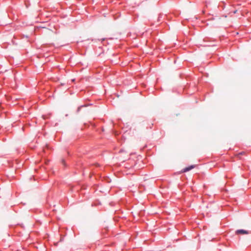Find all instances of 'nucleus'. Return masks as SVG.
I'll return each instance as SVG.
<instances>
[{
  "instance_id": "obj_1",
  "label": "nucleus",
  "mask_w": 251,
  "mask_h": 251,
  "mask_svg": "<svg viewBox=\"0 0 251 251\" xmlns=\"http://www.w3.org/2000/svg\"><path fill=\"white\" fill-rule=\"evenodd\" d=\"M195 167V165H191L189 167H186V168H184L181 171V172L182 173L187 172L189 171L190 170H192V169L194 168Z\"/></svg>"
},
{
  "instance_id": "obj_2",
  "label": "nucleus",
  "mask_w": 251,
  "mask_h": 251,
  "mask_svg": "<svg viewBox=\"0 0 251 251\" xmlns=\"http://www.w3.org/2000/svg\"><path fill=\"white\" fill-rule=\"evenodd\" d=\"M236 233L237 234H247L249 233V232L248 231L244 230V229H239V230H236Z\"/></svg>"
},
{
  "instance_id": "obj_3",
  "label": "nucleus",
  "mask_w": 251,
  "mask_h": 251,
  "mask_svg": "<svg viewBox=\"0 0 251 251\" xmlns=\"http://www.w3.org/2000/svg\"><path fill=\"white\" fill-rule=\"evenodd\" d=\"M236 12H237V10H235V11H233V13L234 14H235Z\"/></svg>"
},
{
  "instance_id": "obj_4",
  "label": "nucleus",
  "mask_w": 251,
  "mask_h": 251,
  "mask_svg": "<svg viewBox=\"0 0 251 251\" xmlns=\"http://www.w3.org/2000/svg\"><path fill=\"white\" fill-rule=\"evenodd\" d=\"M62 163L64 164V160H62Z\"/></svg>"
}]
</instances>
